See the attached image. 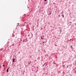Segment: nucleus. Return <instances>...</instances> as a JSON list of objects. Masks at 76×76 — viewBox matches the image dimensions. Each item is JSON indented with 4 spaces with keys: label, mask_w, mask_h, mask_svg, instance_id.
Masks as SVG:
<instances>
[{
    "label": "nucleus",
    "mask_w": 76,
    "mask_h": 76,
    "mask_svg": "<svg viewBox=\"0 0 76 76\" xmlns=\"http://www.w3.org/2000/svg\"><path fill=\"white\" fill-rule=\"evenodd\" d=\"M62 16H63V18H64V15L63 14L62 15Z\"/></svg>",
    "instance_id": "20e7f679"
},
{
    "label": "nucleus",
    "mask_w": 76,
    "mask_h": 76,
    "mask_svg": "<svg viewBox=\"0 0 76 76\" xmlns=\"http://www.w3.org/2000/svg\"><path fill=\"white\" fill-rule=\"evenodd\" d=\"M19 53H20V52H19Z\"/></svg>",
    "instance_id": "9b49d317"
},
{
    "label": "nucleus",
    "mask_w": 76,
    "mask_h": 76,
    "mask_svg": "<svg viewBox=\"0 0 76 76\" xmlns=\"http://www.w3.org/2000/svg\"><path fill=\"white\" fill-rule=\"evenodd\" d=\"M41 38L42 39H44V38H42V37H41Z\"/></svg>",
    "instance_id": "7ed1b4c3"
},
{
    "label": "nucleus",
    "mask_w": 76,
    "mask_h": 76,
    "mask_svg": "<svg viewBox=\"0 0 76 76\" xmlns=\"http://www.w3.org/2000/svg\"><path fill=\"white\" fill-rule=\"evenodd\" d=\"M71 47H72V46H71Z\"/></svg>",
    "instance_id": "f8f14e48"
},
{
    "label": "nucleus",
    "mask_w": 76,
    "mask_h": 76,
    "mask_svg": "<svg viewBox=\"0 0 76 76\" xmlns=\"http://www.w3.org/2000/svg\"><path fill=\"white\" fill-rule=\"evenodd\" d=\"M62 14H63V13L64 12H63V11H62Z\"/></svg>",
    "instance_id": "423d86ee"
},
{
    "label": "nucleus",
    "mask_w": 76,
    "mask_h": 76,
    "mask_svg": "<svg viewBox=\"0 0 76 76\" xmlns=\"http://www.w3.org/2000/svg\"><path fill=\"white\" fill-rule=\"evenodd\" d=\"M3 66H5L4 65H3Z\"/></svg>",
    "instance_id": "1a4fd4ad"
},
{
    "label": "nucleus",
    "mask_w": 76,
    "mask_h": 76,
    "mask_svg": "<svg viewBox=\"0 0 76 76\" xmlns=\"http://www.w3.org/2000/svg\"><path fill=\"white\" fill-rule=\"evenodd\" d=\"M13 62H15V59L14 58L13 59Z\"/></svg>",
    "instance_id": "f03ea898"
},
{
    "label": "nucleus",
    "mask_w": 76,
    "mask_h": 76,
    "mask_svg": "<svg viewBox=\"0 0 76 76\" xmlns=\"http://www.w3.org/2000/svg\"><path fill=\"white\" fill-rule=\"evenodd\" d=\"M53 4H55L54 3H53Z\"/></svg>",
    "instance_id": "6e6552de"
},
{
    "label": "nucleus",
    "mask_w": 76,
    "mask_h": 76,
    "mask_svg": "<svg viewBox=\"0 0 76 76\" xmlns=\"http://www.w3.org/2000/svg\"><path fill=\"white\" fill-rule=\"evenodd\" d=\"M31 61L30 63H29V64H31Z\"/></svg>",
    "instance_id": "39448f33"
},
{
    "label": "nucleus",
    "mask_w": 76,
    "mask_h": 76,
    "mask_svg": "<svg viewBox=\"0 0 76 76\" xmlns=\"http://www.w3.org/2000/svg\"><path fill=\"white\" fill-rule=\"evenodd\" d=\"M59 16H60V15H58V17H59Z\"/></svg>",
    "instance_id": "9d476101"
},
{
    "label": "nucleus",
    "mask_w": 76,
    "mask_h": 76,
    "mask_svg": "<svg viewBox=\"0 0 76 76\" xmlns=\"http://www.w3.org/2000/svg\"><path fill=\"white\" fill-rule=\"evenodd\" d=\"M47 1V0H45V1Z\"/></svg>",
    "instance_id": "0eeeda50"
},
{
    "label": "nucleus",
    "mask_w": 76,
    "mask_h": 76,
    "mask_svg": "<svg viewBox=\"0 0 76 76\" xmlns=\"http://www.w3.org/2000/svg\"><path fill=\"white\" fill-rule=\"evenodd\" d=\"M9 69H7V72H9Z\"/></svg>",
    "instance_id": "f257e3e1"
}]
</instances>
